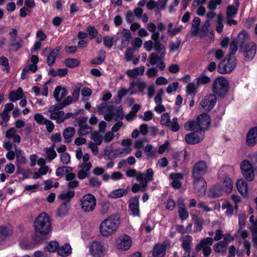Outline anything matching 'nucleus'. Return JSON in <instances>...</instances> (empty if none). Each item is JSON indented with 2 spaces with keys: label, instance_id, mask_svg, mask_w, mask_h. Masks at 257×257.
Wrapping results in <instances>:
<instances>
[{
  "label": "nucleus",
  "instance_id": "f257e3e1",
  "mask_svg": "<svg viewBox=\"0 0 257 257\" xmlns=\"http://www.w3.org/2000/svg\"><path fill=\"white\" fill-rule=\"evenodd\" d=\"M120 223L119 215L113 214L107 217L99 225V231L101 235L105 237L111 236L117 231Z\"/></svg>",
  "mask_w": 257,
  "mask_h": 257
},
{
  "label": "nucleus",
  "instance_id": "f03ea898",
  "mask_svg": "<svg viewBox=\"0 0 257 257\" xmlns=\"http://www.w3.org/2000/svg\"><path fill=\"white\" fill-rule=\"evenodd\" d=\"M97 111L99 114H104V118L107 121L121 119L123 115L121 107L114 109L113 103L110 101L100 104L97 107Z\"/></svg>",
  "mask_w": 257,
  "mask_h": 257
},
{
  "label": "nucleus",
  "instance_id": "7ed1b4c3",
  "mask_svg": "<svg viewBox=\"0 0 257 257\" xmlns=\"http://www.w3.org/2000/svg\"><path fill=\"white\" fill-rule=\"evenodd\" d=\"M34 229L37 233L42 236L46 235L51 232L50 219L47 213L42 212L36 218Z\"/></svg>",
  "mask_w": 257,
  "mask_h": 257
},
{
  "label": "nucleus",
  "instance_id": "20e7f679",
  "mask_svg": "<svg viewBox=\"0 0 257 257\" xmlns=\"http://www.w3.org/2000/svg\"><path fill=\"white\" fill-rule=\"evenodd\" d=\"M210 124V118L207 113H202L198 116L197 123L193 121L186 122L184 124V127L188 131H192L194 129H198L203 131L207 130Z\"/></svg>",
  "mask_w": 257,
  "mask_h": 257
},
{
  "label": "nucleus",
  "instance_id": "39448f33",
  "mask_svg": "<svg viewBox=\"0 0 257 257\" xmlns=\"http://www.w3.org/2000/svg\"><path fill=\"white\" fill-rule=\"evenodd\" d=\"M154 172L152 169L147 170L146 173H139L137 176V180L140 182V185L135 184L132 187V191L136 193L139 190L144 191L147 186V182L153 180Z\"/></svg>",
  "mask_w": 257,
  "mask_h": 257
},
{
  "label": "nucleus",
  "instance_id": "423d86ee",
  "mask_svg": "<svg viewBox=\"0 0 257 257\" xmlns=\"http://www.w3.org/2000/svg\"><path fill=\"white\" fill-rule=\"evenodd\" d=\"M63 108L59 104L52 105L48 109L50 112V118L56 120L57 123H61L72 116L73 114L71 113L65 114L63 111L61 110Z\"/></svg>",
  "mask_w": 257,
  "mask_h": 257
},
{
  "label": "nucleus",
  "instance_id": "0eeeda50",
  "mask_svg": "<svg viewBox=\"0 0 257 257\" xmlns=\"http://www.w3.org/2000/svg\"><path fill=\"white\" fill-rule=\"evenodd\" d=\"M79 206L82 211L85 213L93 211L96 205L95 196L90 193L82 196L79 200Z\"/></svg>",
  "mask_w": 257,
  "mask_h": 257
},
{
  "label": "nucleus",
  "instance_id": "6e6552de",
  "mask_svg": "<svg viewBox=\"0 0 257 257\" xmlns=\"http://www.w3.org/2000/svg\"><path fill=\"white\" fill-rule=\"evenodd\" d=\"M229 89V83L227 79L223 77L217 78L212 84V90L219 96H224Z\"/></svg>",
  "mask_w": 257,
  "mask_h": 257
},
{
  "label": "nucleus",
  "instance_id": "1a4fd4ad",
  "mask_svg": "<svg viewBox=\"0 0 257 257\" xmlns=\"http://www.w3.org/2000/svg\"><path fill=\"white\" fill-rule=\"evenodd\" d=\"M155 51H158L160 52V55L156 53H152L150 56V63L151 65L157 64L160 62L164 61L166 54V47L160 42H157L154 46Z\"/></svg>",
  "mask_w": 257,
  "mask_h": 257
},
{
  "label": "nucleus",
  "instance_id": "9d476101",
  "mask_svg": "<svg viewBox=\"0 0 257 257\" xmlns=\"http://www.w3.org/2000/svg\"><path fill=\"white\" fill-rule=\"evenodd\" d=\"M241 172L248 181H251L255 177L253 166L248 160H244L240 164Z\"/></svg>",
  "mask_w": 257,
  "mask_h": 257
},
{
  "label": "nucleus",
  "instance_id": "9b49d317",
  "mask_svg": "<svg viewBox=\"0 0 257 257\" xmlns=\"http://www.w3.org/2000/svg\"><path fill=\"white\" fill-rule=\"evenodd\" d=\"M89 252L92 257H105L107 249L103 243L94 241L89 245Z\"/></svg>",
  "mask_w": 257,
  "mask_h": 257
},
{
  "label": "nucleus",
  "instance_id": "f8f14e48",
  "mask_svg": "<svg viewBox=\"0 0 257 257\" xmlns=\"http://www.w3.org/2000/svg\"><path fill=\"white\" fill-rule=\"evenodd\" d=\"M132 243V238L126 234L118 236L115 240V247L120 250L125 251L128 250Z\"/></svg>",
  "mask_w": 257,
  "mask_h": 257
},
{
  "label": "nucleus",
  "instance_id": "ddd939ff",
  "mask_svg": "<svg viewBox=\"0 0 257 257\" xmlns=\"http://www.w3.org/2000/svg\"><path fill=\"white\" fill-rule=\"evenodd\" d=\"M235 59L230 56L225 58L219 64V70L221 73L231 72L235 67Z\"/></svg>",
  "mask_w": 257,
  "mask_h": 257
},
{
  "label": "nucleus",
  "instance_id": "4468645a",
  "mask_svg": "<svg viewBox=\"0 0 257 257\" xmlns=\"http://www.w3.org/2000/svg\"><path fill=\"white\" fill-rule=\"evenodd\" d=\"M194 132L187 134L185 137L186 142L188 144H195L201 142L204 138V133L198 129H194Z\"/></svg>",
  "mask_w": 257,
  "mask_h": 257
},
{
  "label": "nucleus",
  "instance_id": "2eb2a0df",
  "mask_svg": "<svg viewBox=\"0 0 257 257\" xmlns=\"http://www.w3.org/2000/svg\"><path fill=\"white\" fill-rule=\"evenodd\" d=\"M216 103V97L213 94H209L203 96L200 101V105L205 111H210Z\"/></svg>",
  "mask_w": 257,
  "mask_h": 257
},
{
  "label": "nucleus",
  "instance_id": "dca6fc26",
  "mask_svg": "<svg viewBox=\"0 0 257 257\" xmlns=\"http://www.w3.org/2000/svg\"><path fill=\"white\" fill-rule=\"evenodd\" d=\"M213 243L212 237L204 238L200 240L198 244L196 246L197 250H202L204 255L206 257L209 256L211 252V246Z\"/></svg>",
  "mask_w": 257,
  "mask_h": 257
},
{
  "label": "nucleus",
  "instance_id": "f3484780",
  "mask_svg": "<svg viewBox=\"0 0 257 257\" xmlns=\"http://www.w3.org/2000/svg\"><path fill=\"white\" fill-rule=\"evenodd\" d=\"M194 193L198 197L205 195L206 192L207 185L204 178H193Z\"/></svg>",
  "mask_w": 257,
  "mask_h": 257
},
{
  "label": "nucleus",
  "instance_id": "a211bd4d",
  "mask_svg": "<svg viewBox=\"0 0 257 257\" xmlns=\"http://www.w3.org/2000/svg\"><path fill=\"white\" fill-rule=\"evenodd\" d=\"M160 122L161 124L166 125L173 132H177L180 126L177 122V118L174 117L172 120H170L168 113H165L161 115Z\"/></svg>",
  "mask_w": 257,
  "mask_h": 257
},
{
  "label": "nucleus",
  "instance_id": "6ab92c4d",
  "mask_svg": "<svg viewBox=\"0 0 257 257\" xmlns=\"http://www.w3.org/2000/svg\"><path fill=\"white\" fill-rule=\"evenodd\" d=\"M122 148L116 150L117 154L120 157H124L130 154L133 151V141L131 139H124L121 141Z\"/></svg>",
  "mask_w": 257,
  "mask_h": 257
},
{
  "label": "nucleus",
  "instance_id": "aec40b11",
  "mask_svg": "<svg viewBox=\"0 0 257 257\" xmlns=\"http://www.w3.org/2000/svg\"><path fill=\"white\" fill-rule=\"evenodd\" d=\"M207 170L206 163L204 161H199L196 163L193 168V178H204L202 176L204 175Z\"/></svg>",
  "mask_w": 257,
  "mask_h": 257
},
{
  "label": "nucleus",
  "instance_id": "412c9836",
  "mask_svg": "<svg viewBox=\"0 0 257 257\" xmlns=\"http://www.w3.org/2000/svg\"><path fill=\"white\" fill-rule=\"evenodd\" d=\"M243 56L246 61L251 60L256 53V46L253 42H251L241 48Z\"/></svg>",
  "mask_w": 257,
  "mask_h": 257
},
{
  "label": "nucleus",
  "instance_id": "4be33fe9",
  "mask_svg": "<svg viewBox=\"0 0 257 257\" xmlns=\"http://www.w3.org/2000/svg\"><path fill=\"white\" fill-rule=\"evenodd\" d=\"M257 144V127L251 128L246 136V144L248 147H252Z\"/></svg>",
  "mask_w": 257,
  "mask_h": 257
},
{
  "label": "nucleus",
  "instance_id": "5701e85b",
  "mask_svg": "<svg viewBox=\"0 0 257 257\" xmlns=\"http://www.w3.org/2000/svg\"><path fill=\"white\" fill-rule=\"evenodd\" d=\"M117 35L118 39H121V49L127 46L130 43V39L131 37V33L130 30L127 29H123L119 31Z\"/></svg>",
  "mask_w": 257,
  "mask_h": 257
},
{
  "label": "nucleus",
  "instance_id": "b1692460",
  "mask_svg": "<svg viewBox=\"0 0 257 257\" xmlns=\"http://www.w3.org/2000/svg\"><path fill=\"white\" fill-rule=\"evenodd\" d=\"M236 186L238 192L244 197H248V185L246 181L243 179L237 180Z\"/></svg>",
  "mask_w": 257,
  "mask_h": 257
},
{
  "label": "nucleus",
  "instance_id": "393cba45",
  "mask_svg": "<svg viewBox=\"0 0 257 257\" xmlns=\"http://www.w3.org/2000/svg\"><path fill=\"white\" fill-rule=\"evenodd\" d=\"M139 199V197H134L130 200L129 203V207L132 214L136 216H140Z\"/></svg>",
  "mask_w": 257,
  "mask_h": 257
},
{
  "label": "nucleus",
  "instance_id": "a878e982",
  "mask_svg": "<svg viewBox=\"0 0 257 257\" xmlns=\"http://www.w3.org/2000/svg\"><path fill=\"white\" fill-rule=\"evenodd\" d=\"M67 93L68 92L64 87L58 86L54 91L53 96L57 102H61Z\"/></svg>",
  "mask_w": 257,
  "mask_h": 257
},
{
  "label": "nucleus",
  "instance_id": "bb28decb",
  "mask_svg": "<svg viewBox=\"0 0 257 257\" xmlns=\"http://www.w3.org/2000/svg\"><path fill=\"white\" fill-rule=\"evenodd\" d=\"M249 38L248 34L245 31H242L238 34L237 38L235 40L241 48L245 45H247L246 42L249 40Z\"/></svg>",
  "mask_w": 257,
  "mask_h": 257
},
{
  "label": "nucleus",
  "instance_id": "cd10ccee",
  "mask_svg": "<svg viewBox=\"0 0 257 257\" xmlns=\"http://www.w3.org/2000/svg\"><path fill=\"white\" fill-rule=\"evenodd\" d=\"M170 178L172 180L171 185L176 189H178L181 186V181L183 179V175L181 173H172L170 175Z\"/></svg>",
  "mask_w": 257,
  "mask_h": 257
},
{
  "label": "nucleus",
  "instance_id": "c85d7f7f",
  "mask_svg": "<svg viewBox=\"0 0 257 257\" xmlns=\"http://www.w3.org/2000/svg\"><path fill=\"white\" fill-rule=\"evenodd\" d=\"M225 193L220 184H217L213 186L209 190V195L212 198L219 197Z\"/></svg>",
  "mask_w": 257,
  "mask_h": 257
},
{
  "label": "nucleus",
  "instance_id": "c756f323",
  "mask_svg": "<svg viewBox=\"0 0 257 257\" xmlns=\"http://www.w3.org/2000/svg\"><path fill=\"white\" fill-rule=\"evenodd\" d=\"M221 187L225 193L227 194H230L232 192L233 187L232 179L229 177H225Z\"/></svg>",
  "mask_w": 257,
  "mask_h": 257
},
{
  "label": "nucleus",
  "instance_id": "7c9ffc66",
  "mask_svg": "<svg viewBox=\"0 0 257 257\" xmlns=\"http://www.w3.org/2000/svg\"><path fill=\"white\" fill-rule=\"evenodd\" d=\"M135 85V82H133L131 83L128 89H127L124 88H120L117 92V96L119 98H121L123 96L126 95L127 93H130L131 94L136 93L137 90L134 89Z\"/></svg>",
  "mask_w": 257,
  "mask_h": 257
},
{
  "label": "nucleus",
  "instance_id": "2f4dec72",
  "mask_svg": "<svg viewBox=\"0 0 257 257\" xmlns=\"http://www.w3.org/2000/svg\"><path fill=\"white\" fill-rule=\"evenodd\" d=\"M166 252V246L164 244H156L153 249V257H164Z\"/></svg>",
  "mask_w": 257,
  "mask_h": 257
},
{
  "label": "nucleus",
  "instance_id": "473e14b6",
  "mask_svg": "<svg viewBox=\"0 0 257 257\" xmlns=\"http://www.w3.org/2000/svg\"><path fill=\"white\" fill-rule=\"evenodd\" d=\"M72 252V248L69 243H65L63 246L59 247L58 253L62 256H67Z\"/></svg>",
  "mask_w": 257,
  "mask_h": 257
},
{
  "label": "nucleus",
  "instance_id": "72a5a7b5",
  "mask_svg": "<svg viewBox=\"0 0 257 257\" xmlns=\"http://www.w3.org/2000/svg\"><path fill=\"white\" fill-rule=\"evenodd\" d=\"M23 93L22 88L19 87L16 91L11 92L9 95L10 101L15 102L23 98Z\"/></svg>",
  "mask_w": 257,
  "mask_h": 257
},
{
  "label": "nucleus",
  "instance_id": "f704fd0d",
  "mask_svg": "<svg viewBox=\"0 0 257 257\" xmlns=\"http://www.w3.org/2000/svg\"><path fill=\"white\" fill-rule=\"evenodd\" d=\"M75 133V130L74 127H68L65 129L63 132V137L65 143H70L71 141L72 138Z\"/></svg>",
  "mask_w": 257,
  "mask_h": 257
},
{
  "label": "nucleus",
  "instance_id": "c9c22d12",
  "mask_svg": "<svg viewBox=\"0 0 257 257\" xmlns=\"http://www.w3.org/2000/svg\"><path fill=\"white\" fill-rule=\"evenodd\" d=\"M127 193V190L125 189H117L110 192L108 196L111 198H118L125 195Z\"/></svg>",
  "mask_w": 257,
  "mask_h": 257
},
{
  "label": "nucleus",
  "instance_id": "e433bc0d",
  "mask_svg": "<svg viewBox=\"0 0 257 257\" xmlns=\"http://www.w3.org/2000/svg\"><path fill=\"white\" fill-rule=\"evenodd\" d=\"M227 242L221 241L214 245V250L217 253H224L227 250Z\"/></svg>",
  "mask_w": 257,
  "mask_h": 257
},
{
  "label": "nucleus",
  "instance_id": "4c0bfd02",
  "mask_svg": "<svg viewBox=\"0 0 257 257\" xmlns=\"http://www.w3.org/2000/svg\"><path fill=\"white\" fill-rule=\"evenodd\" d=\"M145 71V67L142 66L127 71L126 73L131 77H135L138 75H142Z\"/></svg>",
  "mask_w": 257,
  "mask_h": 257
},
{
  "label": "nucleus",
  "instance_id": "58836bf2",
  "mask_svg": "<svg viewBox=\"0 0 257 257\" xmlns=\"http://www.w3.org/2000/svg\"><path fill=\"white\" fill-rule=\"evenodd\" d=\"M60 50V48L59 47H57L51 51L47 57V63L48 65L51 66L55 63L56 57Z\"/></svg>",
  "mask_w": 257,
  "mask_h": 257
},
{
  "label": "nucleus",
  "instance_id": "ea45409f",
  "mask_svg": "<svg viewBox=\"0 0 257 257\" xmlns=\"http://www.w3.org/2000/svg\"><path fill=\"white\" fill-rule=\"evenodd\" d=\"M49 170L50 169L48 166H42L39 168L38 171L35 172L33 174V178L34 179L40 178L42 176L46 175Z\"/></svg>",
  "mask_w": 257,
  "mask_h": 257
},
{
  "label": "nucleus",
  "instance_id": "a19ab883",
  "mask_svg": "<svg viewBox=\"0 0 257 257\" xmlns=\"http://www.w3.org/2000/svg\"><path fill=\"white\" fill-rule=\"evenodd\" d=\"M192 237L190 235H186L182 237V247L184 250H191Z\"/></svg>",
  "mask_w": 257,
  "mask_h": 257
},
{
  "label": "nucleus",
  "instance_id": "79ce46f5",
  "mask_svg": "<svg viewBox=\"0 0 257 257\" xmlns=\"http://www.w3.org/2000/svg\"><path fill=\"white\" fill-rule=\"evenodd\" d=\"M147 28L150 32L152 33L151 36L152 39L155 41L157 40L160 36V33L159 32L156 31V25L153 23H149L147 25Z\"/></svg>",
  "mask_w": 257,
  "mask_h": 257
},
{
  "label": "nucleus",
  "instance_id": "37998d69",
  "mask_svg": "<svg viewBox=\"0 0 257 257\" xmlns=\"http://www.w3.org/2000/svg\"><path fill=\"white\" fill-rule=\"evenodd\" d=\"M37 69V66L36 65H28L26 66L22 71L21 73V78L25 79L27 77V74L29 72H35Z\"/></svg>",
  "mask_w": 257,
  "mask_h": 257
},
{
  "label": "nucleus",
  "instance_id": "c03bdc74",
  "mask_svg": "<svg viewBox=\"0 0 257 257\" xmlns=\"http://www.w3.org/2000/svg\"><path fill=\"white\" fill-rule=\"evenodd\" d=\"M45 249L48 251L51 252H54L56 251H58L59 243L56 241H50L47 244L45 247Z\"/></svg>",
  "mask_w": 257,
  "mask_h": 257
},
{
  "label": "nucleus",
  "instance_id": "a18cd8bd",
  "mask_svg": "<svg viewBox=\"0 0 257 257\" xmlns=\"http://www.w3.org/2000/svg\"><path fill=\"white\" fill-rule=\"evenodd\" d=\"M195 80V82H197L198 85L200 86V85H204L209 83L211 81V79L204 74H201Z\"/></svg>",
  "mask_w": 257,
  "mask_h": 257
},
{
  "label": "nucleus",
  "instance_id": "49530a36",
  "mask_svg": "<svg viewBox=\"0 0 257 257\" xmlns=\"http://www.w3.org/2000/svg\"><path fill=\"white\" fill-rule=\"evenodd\" d=\"M24 43V41L21 38H19L17 41L15 40L13 42L10 44V50L14 51H17L21 48Z\"/></svg>",
  "mask_w": 257,
  "mask_h": 257
},
{
  "label": "nucleus",
  "instance_id": "de8ad7c7",
  "mask_svg": "<svg viewBox=\"0 0 257 257\" xmlns=\"http://www.w3.org/2000/svg\"><path fill=\"white\" fill-rule=\"evenodd\" d=\"M45 152L46 154L47 158L50 161L54 159L57 156L56 152L54 150V145H52L49 148H46Z\"/></svg>",
  "mask_w": 257,
  "mask_h": 257
},
{
  "label": "nucleus",
  "instance_id": "09e8293b",
  "mask_svg": "<svg viewBox=\"0 0 257 257\" xmlns=\"http://www.w3.org/2000/svg\"><path fill=\"white\" fill-rule=\"evenodd\" d=\"M199 86L194 80L193 82H191L187 86V91L190 94L195 95L197 92V89Z\"/></svg>",
  "mask_w": 257,
  "mask_h": 257
},
{
  "label": "nucleus",
  "instance_id": "8fccbe9b",
  "mask_svg": "<svg viewBox=\"0 0 257 257\" xmlns=\"http://www.w3.org/2000/svg\"><path fill=\"white\" fill-rule=\"evenodd\" d=\"M173 27V24L172 23H170L168 25V32L169 34L175 36L178 34H179L182 30L183 26L182 25H179L177 27H176L174 28Z\"/></svg>",
  "mask_w": 257,
  "mask_h": 257
},
{
  "label": "nucleus",
  "instance_id": "3c124183",
  "mask_svg": "<svg viewBox=\"0 0 257 257\" xmlns=\"http://www.w3.org/2000/svg\"><path fill=\"white\" fill-rule=\"evenodd\" d=\"M217 24L216 26V31L218 33H221L223 31V17L221 14H219L216 18Z\"/></svg>",
  "mask_w": 257,
  "mask_h": 257
},
{
  "label": "nucleus",
  "instance_id": "603ef678",
  "mask_svg": "<svg viewBox=\"0 0 257 257\" xmlns=\"http://www.w3.org/2000/svg\"><path fill=\"white\" fill-rule=\"evenodd\" d=\"M75 195V192L72 190H68L66 192L62 193L59 198L65 201H69L70 199L72 198Z\"/></svg>",
  "mask_w": 257,
  "mask_h": 257
},
{
  "label": "nucleus",
  "instance_id": "864d4df0",
  "mask_svg": "<svg viewBox=\"0 0 257 257\" xmlns=\"http://www.w3.org/2000/svg\"><path fill=\"white\" fill-rule=\"evenodd\" d=\"M78 132L80 135L85 136L91 132V128L86 124H80Z\"/></svg>",
  "mask_w": 257,
  "mask_h": 257
},
{
  "label": "nucleus",
  "instance_id": "5fc2aeb1",
  "mask_svg": "<svg viewBox=\"0 0 257 257\" xmlns=\"http://www.w3.org/2000/svg\"><path fill=\"white\" fill-rule=\"evenodd\" d=\"M20 246L22 249L28 250L33 248L34 245L24 238L20 241Z\"/></svg>",
  "mask_w": 257,
  "mask_h": 257
},
{
  "label": "nucleus",
  "instance_id": "6e6d98bb",
  "mask_svg": "<svg viewBox=\"0 0 257 257\" xmlns=\"http://www.w3.org/2000/svg\"><path fill=\"white\" fill-rule=\"evenodd\" d=\"M238 7L236 6H229L227 8L226 17H234L237 12Z\"/></svg>",
  "mask_w": 257,
  "mask_h": 257
},
{
  "label": "nucleus",
  "instance_id": "4d7b16f0",
  "mask_svg": "<svg viewBox=\"0 0 257 257\" xmlns=\"http://www.w3.org/2000/svg\"><path fill=\"white\" fill-rule=\"evenodd\" d=\"M250 162L254 166L257 171V151L248 155Z\"/></svg>",
  "mask_w": 257,
  "mask_h": 257
},
{
  "label": "nucleus",
  "instance_id": "13d9d810",
  "mask_svg": "<svg viewBox=\"0 0 257 257\" xmlns=\"http://www.w3.org/2000/svg\"><path fill=\"white\" fill-rule=\"evenodd\" d=\"M71 171V168L69 167L64 166L63 167L58 168L56 171L57 176H60L65 174H67V173Z\"/></svg>",
  "mask_w": 257,
  "mask_h": 257
},
{
  "label": "nucleus",
  "instance_id": "bf43d9fd",
  "mask_svg": "<svg viewBox=\"0 0 257 257\" xmlns=\"http://www.w3.org/2000/svg\"><path fill=\"white\" fill-rule=\"evenodd\" d=\"M65 64L68 67H75L79 65V62L77 59L69 58L65 61Z\"/></svg>",
  "mask_w": 257,
  "mask_h": 257
},
{
  "label": "nucleus",
  "instance_id": "052dcab7",
  "mask_svg": "<svg viewBox=\"0 0 257 257\" xmlns=\"http://www.w3.org/2000/svg\"><path fill=\"white\" fill-rule=\"evenodd\" d=\"M69 210V206L67 203H63L58 208V213L59 216L66 215Z\"/></svg>",
  "mask_w": 257,
  "mask_h": 257
},
{
  "label": "nucleus",
  "instance_id": "680f3d73",
  "mask_svg": "<svg viewBox=\"0 0 257 257\" xmlns=\"http://www.w3.org/2000/svg\"><path fill=\"white\" fill-rule=\"evenodd\" d=\"M210 26V22L206 21L201 28L200 29V36L201 37L204 36L205 34L208 32V29Z\"/></svg>",
  "mask_w": 257,
  "mask_h": 257
},
{
  "label": "nucleus",
  "instance_id": "e2e57ef3",
  "mask_svg": "<svg viewBox=\"0 0 257 257\" xmlns=\"http://www.w3.org/2000/svg\"><path fill=\"white\" fill-rule=\"evenodd\" d=\"M144 151L147 153V156L148 157H153L156 154V151L153 149V146L150 144H148L145 146Z\"/></svg>",
  "mask_w": 257,
  "mask_h": 257
},
{
  "label": "nucleus",
  "instance_id": "0e129e2a",
  "mask_svg": "<svg viewBox=\"0 0 257 257\" xmlns=\"http://www.w3.org/2000/svg\"><path fill=\"white\" fill-rule=\"evenodd\" d=\"M34 119L35 121L40 124H44L46 123V119L42 114L36 113L34 116Z\"/></svg>",
  "mask_w": 257,
  "mask_h": 257
},
{
  "label": "nucleus",
  "instance_id": "69168bd1",
  "mask_svg": "<svg viewBox=\"0 0 257 257\" xmlns=\"http://www.w3.org/2000/svg\"><path fill=\"white\" fill-rule=\"evenodd\" d=\"M221 3V0H210L208 5V8L213 11L217 8V6L220 5Z\"/></svg>",
  "mask_w": 257,
  "mask_h": 257
},
{
  "label": "nucleus",
  "instance_id": "338daca9",
  "mask_svg": "<svg viewBox=\"0 0 257 257\" xmlns=\"http://www.w3.org/2000/svg\"><path fill=\"white\" fill-rule=\"evenodd\" d=\"M179 215L181 220H186L189 217V213L186 208H179L178 210Z\"/></svg>",
  "mask_w": 257,
  "mask_h": 257
},
{
  "label": "nucleus",
  "instance_id": "774afa93",
  "mask_svg": "<svg viewBox=\"0 0 257 257\" xmlns=\"http://www.w3.org/2000/svg\"><path fill=\"white\" fill-rule=\"evenodd\" d=\"M91 139L97 145H100L103 140L100 135L97 133H92L91 135Z\"/></svg>",
  "mask_w": 257,
  "mask_h": 257
}]
</instances>
